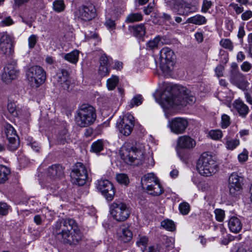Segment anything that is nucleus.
<instances>
[{
    "label": "nucleus",
    "instance_id": "nucleus-45",
    "mask_svg": "<svg viewBox=\"0 0 252 252\" xmlns=\"http://www.w3.org/2000/svg\"><path fill=\"white\" fill-rule=\"evenodd\" d=\"M160 38L159 36H157L154 38L153 39L150 40L147 43V47L150 49H154L155 48H157L159 42L160 41Z\"/></svg>",
    "mask_w": 252,
    "mask_h": 252
},
{
    "label": "nucleus",
    "instance_id": "nucleus-18",
    "mask_svg": "<svg viewBox=\"0 0 252 252\" xmlns=\"http://www.w3.org/2000/svg\"><path fill=\"white\" fill-rule=\"evenodd\" d=\"M13 51L11 37L7 34H2L0 40V53L6 56H9L12 54Z\"/></svg>",
    "mask_w": 252,
    "mask_h": 252
},
{
    "label": "nucleus",
    "instance_id": "nucleus-20",
    "mask_svg": "<svg viewBox=\"0 0 252 252\" xmlns=\"http://www.w3.org/2000/svg\"><path fill=\"white\" fill-rule=\"evenodd\" d=\"M118 239L122 242H129L132 238V233L128 227L125 225H121L117 231Z\"/></svg>",
    "mask_w": 252,
    "mask_h": 252
},
{
    "label": "nucleus",
    "instance_id": "nucleus-12",
    "mask_svg": "<svg viewBox=\"0 0 252 252\" xmlns=\"http://www.w3.org/2000/svg\"><path fill=\"white\" fill-rule=\"evenodd\" d=\"M243 178L237 173L233 172L228 178L229 193L233 196L239 195L242 191Z\"/></svg>",
    "mask_w": 252,
    "mask_h": 252
},
{
    "label": "nucleus",
    "instance_id": "nucleus-58",
    "mask_svg": "<svg viewBox=\"0 0 252 252\" xmlns=\"http://www.w3.org/2000/svg\"><path fill=\"white\" fill-rule=\"evenodd\" d=\"M63 82L62 83V84H60L61 85H62V87L64 90L69 91L70 90V81L68 80V78L65 79V78H64V77L63 78Z\"/></svg>",
    "mask_w": 252,
    "mask_h": 252
},
{
    "label": "nucleus",
    "instance_id": "nucleus-28",
    "mask_svg": "<svg viewBox=\"0 0 252 252\" xmlns=\"http://www.w3.org/2000/svg\"><path fill=\"white\" fill-rule=\"evenodd\" d=\"M130 31L137 37H143L146 33V28L143 24L132 26L130 27Z\"/></svg>",
    "mask_w": 252,
    "mask_h": 252
},
{
    "label": "nucleus",
    "instance_id": "nucleus-59",
    "mask_svg": "<svg viewBox=\"0 0 252 252\" xmlns=\"http://www.w3.org/2000/svg\"><path fill=\"white\" fill-rule=\"evenodd\" d=\"M105 26L107 28L110 30H113L115 29L116 24L114 20L111 19H107L105 22Z\"/></svg>",
    "mask_w": 252,
    "mask_h": 252
},
{
    "label": "nucleus",
    "instance_id": "nucleus-34",
    "mask_svg": "<svg viewBox=\"0 0 252 252\" xmlns=\"http://www.w3.org/2000/svg\"><path fill=\"white\" fill-rule=\"evenodd\" d=\"M220 45L224 49L230 51L233 50L234 46L232 41L228 38L221 39L220 42Z\"/></svg>",
    "mask_w": 252,
    "mask_h": 252
},
{
    "label": "nucleus",
    "instance_id": "nucleus-5",
    "mask_svg": "<svg viewBox=\"0 0 252 252\" xmlns=\"http://www.w3.org/2000/svg\"><path fill=\"white\" fill-rule=\"evenodd\" d=\"M96 117L95 109L90 105L84 104L77 111L75 119L78 126L87 127L94 123Z\"/></svg>",
    "mask_w": 252,
    "mask_h": 252
},
{
    "label": "nucleus",
    "instance_id": "nucleus-25",
    "mask_svg": "<svg viewBox=\"0 0 252 252\" xmlns=\"http://www.w3.org/2000/svg\"><path fill=\"white\" fill-rule=\"evenodd\" d=\"M147 192L153 196H159L164 191L159 181L152 184L149 188L146 189Z\"/></svg>",
    "mask_w": 252,
    "mask_h": 252
},
{
    "label": "nucleus",
    "instance_id": "nucleus-29",
    "mask_svg": "<svg viewBox=\"0 0 252 252\" xmlns=\"http://www.w3.org/2000/svg\"><path fill=\"white\" fill-rule=\"evenodd\" d=\"M79 55V51L74 50L69 53L65 54L63 58L71 63L76 64L78 61Z\"/></svg>",
    "mask_w": 252,
    "mask_h": 252
},
{
    "label": "nucleus",
    "instance_id": "nucleus-63",
    "mask_svg": "<svg viewBox=\"0 0 252 252\" xmlns=\"http://www.w3.org/2000/svg\"><path fill=\"white\" fill-rule=\"evenodd\" d=\"M245 35V32L243 27H240L237 34V36L239 38H242Z\"/></svg>",
    "mask_w": 252,
    "mask_h": 252
},
{
    "label": "nucleus",
    "instance_id": "nucleus-51",
    "mask_svg": "<svg viewBox=\"0 0 252 252\" xmlns=\"http://www.w3.org/2000/svg\"><path fill=\"white\" fill-rule=\"evenodd\" d=\"M148 242V238L145 236H140L138 240L137 241V244L139 247H143V249L145 248Z\"/></svg>",
    "mask_w": 252,
    "mask_h": 252
},
{
    "label": "nucleus",
    "instance_id": "nucleus-13",
    "mask_svg": "<svg viewBox=\"0 0 252 252\" xmlns=\"http://www.w3.org/2000/svg\"><path fill=\"white\" fill-rule=\"evenodd\" d=\"M134 126V117L130 114H127L117 124V128L121 134L126 136L131 134Z\"/></svg>",
    "mask_w": 252,
    "mask_h": 252
},
{
    "label": "nucleus",
    "instance_id": "nucleus-41",
    "mask_svg": "<svg viewBox=\"0 0 252 252\" xmlns=\"http://www.w3.org/2000/svg\"><path fill=\"white\" fill-rule=\"evenodd\" d=\"M116 180L119 183L124 184L125 185H127L129 183V180L127 176L123 173L117 174Z\"/></svg>",
    "mask_w": 252,
    "mask_h": 252
},
{
    "label": "nucleus",
    "instance_id": "nucleus-43",
    "mask_svg": "<svg viewBox=\"0 0 252 252\" xmlns=\"http://www.w3.org/2000/svg\"><path fill=\"white\" fill-rule=\"evenodd\" d=\"M221 127L222 128H227L230 124V117L226 114H223L221 117Z\"/></svg>",
    "mask_w": 252,
    "mask_h": 252
},
{
    "label": "nucleus",
    "instance_id": "nucleus-61",
    "mask_svg": "<svg viewBox=\"0 0 252 252\" xmlns=\"http://www.w3.org/2000/svg\"><path fill=\"white\" fill-rule=\"evenodd\" d=\"M100 65L108 66V59L106 55H102L100 58Z\"/></svg>",
    "mask_w": 252,
    "mask_h": 252
},
{
    "label": "nucleus",
    "instance_id": "nucleus-60",
    "mask_svg": "<svg viewBox=\"0 0 252 252\" xmlns=\"http://www.w3.org/2000/svg\"><path fill=\"white\" fill-rule=\"evenodd\" d=\"M230 6L233 8L237 14L241 13L244 10V8L242 6H239L237 4L231 3Z\"/></svg>",
    "mask_w": 252,
    "mask_h": 252
},
{
    "label": "nucleus",
    "instance_id": "nucleus-2",
    "mask_svg": "<svg viewBox=\"0 0 252 252\" xmlns=\"http://www.w3.org/2000/svg\"><path fill=\"white\" fill-rule=\"evenodd\" d=\"M54 232L62 242L70 245H77L82 239V233L73 219L59 220L55 224Z\"/></svg>",
    "mask_w": 252,
    "mask_h": 252
},
{
    "label": "nucleus",
    "instance_id": "nucleus-39",
    "mask_svg": "<svg viewBox=\"0 0 252 252\" xmlns=\"http://www.w3.org/2000/svg\"><path fill=\"white\" fill-rule=\"evenodd\" d=\"M209 135L212 139L217 140L222 138V132L220 129L211 130L209 132Z\"/></svg>",
    "mask_w": 252,
    "mask_h": 252
},
{
    "label": "nucleus",
    "instance_id": "nucleus-14",
    "mask_svg": "<svg viewBox=\"0 0 252 252\" xmlns=\"http://www.w3.org/2000/svg\"><path fill=\"white\" fill-rule=\"evenodd\" d=\"M189 124L187 119L177 117L172 119L169 122L168 126L172 132L176 134H180L185 132Z\"/></svg>",
    "mask_w": 252,
    "mask_h": 252
},
{
    "label": "nucleus",
    "instance_id": "nucleus-7",
    "mask_svg": "<svg viewBox=\"0 0 252 252\" xmlns=\"http://www.w3.org/2000/svg\"><path fill=\"white\" fill-rule=\"evenodd\" d=\"M26 76L31 85L36 88L42 84L46 78L45 71L38 65L30 67L27 71Z\"/></svg>",
    "mask_w": 252,
    "mask_h": 252
},
{
    "label": "nucleus",
    "instance_id": "nucleus-27",
    "mask_svg": "<svg viewBox=\"0 0 252 252\" xmlns=\"http://www.w3.org/2000/svg\"><path fill=\"white\" fill-rule=\"evenodd\" d=\"M223 140L225 148L228 150H233L240 144L239 139H233L230 136H226Z\"/></svg>",
    "mask_w": 252,
    "mask_h": 252
},
{
    "label": "nucleus",
    "instance_id": "nucleus-23",
    "mask_svg": "<svg viewBox=\"0 0 252 252\" xmlns=\"http://www.w3.org/2000/svg\"><path fill=\"white\" fill-rule=\"evenodd\" d=\"M158 177L153 173H150L145 174L141 180V185L145 189L149 188L152 184L159 182Z\"/></svg>",
    "mask_w": 252,
    "mask_h": 252
},
{
    "label": "nucleus",
    "instance_id": "nucleus-62",
    "mask_svg": "<svg viewBox=\"0 0 252 252\" xmlns=\"http://www.w3.org/2000/svg\"><path fill=\"white\" fill-rule=\"evenodd\" d=\"M223 67L220 65L216 67L215 72L218 77H221L223 75Z\"/></svg>",
    "mask_w": 252,
    "mask_h": 252
},
{
    "label": "nucleus",
    "instance_id": "nucleus-33",
    "mask_svg": "<svg viewBox=\"0 0 252 252\" xmlns=\"http://www.w3.org/2000/svg\"><path fill=\"white\" fill-rule=\"evenodd\" d=\"M143 100V98L141 94H136L133 96V97L130 101L128 107L130 108H132L135 106H137L141 105Z\"/></svg>",
    "mask_w": 252,
    "mask_h": 252
},
{
    "label": "nucleus",
    "instance_id": "nucleus-9",
    "mask_svg": "<svg viewBox=\"0 0 252 252\" xmlns=\"http://www.w3.org/2000/svg\"><path fill=\"white\" fill-rule=\"evenodd\" d=\"M72 182L79 186H83L88 179L87 170L81 162H77L70 173Z\"/></svg>",
    "mask_w": 252,
    "mask_h": 252
},
{
    "label": "nucleus",
    "instance_id": "nucleus-1",
    "mask_svg": "<svg viewBox=\"0 0 252 252\" xmlns=\"http://www.w3.org/2000/svg\"><path fill=\"white\" fill-rule=\"evenodd\" d=\"M156 101L165 109H168L175 105L186 106L187 103L192 104L195 101V97L192 93L185 88L166 89L159 96L156 98Z\"/></svg>",
    "mask_w": 252,
    "mask_h": 252
},
{
    "label": "nucleus",
    "instance_id": "nucleus-15",
    "mask_svg": "<svg viewBox=\"0 0 252 252\" xmlns=\"http://www.w3.org/2000/svg\"><path fill=\"white\" fill-rule=\"evenodd\" d=\"M5 133L8 140V149L10 151L16 150L19 146V141L15 129L10 125H7L5 127Z\"/></svg>",
    "mask_w": 252,
    "mask_h": 252
},
{
    "label": "nucleus",
    "instance_id": "nucleus-35",
    "mask_svg": "<svg viewBox=\"0 0 252 252\" xmlns=\"http://www.w3.org/2000/svg\"><path fill=\"white\" fill-rule=\"evenodd\" d=\"M161 226L168 231H173L175 229L174 222L170 220H165L161 221Z\"/></svg>",
    "mask_w": 252,
    "mask_h": 252
},
{
    "label": "nucleus",
    "instance_id": "nucleus-24",
    "mask_svg": "<svg viewBox=\"0 0 252 252\" xmlns=\"http://www.w3.org/2000/svg\"><path fill=\"white\" fill-rule=\"evenodd\" d=\"M228 226L229 230L235 233L239 232L242 228V224L240 220L236 217H232L230 218L228 222Z\"/></svg>",
    "mask_w": 252,
    "mask_h": 252
},
{
    "label": "nucleus",
    "instance_id": "nucleus-4",
    "mask_svg": "<svg viewBox=\"0 0 252 252\" xmlns=\"http://www.w3.org/2000/svg\"><path fill=\"white\" fill-rule=\"evenodd\" d=\"M218 164L215 158L207 152L202 154L197 162V169L202 176L209 177L218 171Z\"/></svg>",
    "mask_w": 252,
    "mask_h": 252
},
{
    "label": "nucleus",
    "instance_id": "nucleus-19",
    "mask_svg": "<svg viewBox=\"0 0 252 252\" xmlns=\"http://www.w3.org/2000/svg\"><path fill=\"white\" fill-rule=\"evenodd\" d=\"M195 140L187 135L179 137L177 140V146L181 149L191 150L196 146Z\"/></svg>",
    "mask_w": 252,
    "mask_h": 252
},
{
    "label": "nucleus",
    "instance_id": "nucleus-64",
    "mask_svg": "<svg viewBox=\"0 0 252 252\" xmlns=\"http://www.w3.org/2000/svg\"><path fill=\"white\" fill-rule=\"evenodd\" d=\"M245 97L247 101L251 105H252V97L250 94L247 91L245 92Z\"/></svg>",
    "mask_w": 252,
    "mask_h": 252
},
{
    "label": "nucleus",
    "instance_id": "nucleus-40",
    "mask_svg": "<svg viewBox=\"0 0 252 252\" xmlns=\"http://www.w3.org/2000/svg\"><path fill=\"white\" fill-rule=\"evenodd\" d=\"M179 209L182 215H186L189 214L190 211V205L188 203L183 202L179 205Z\"/></svg>",
    "mask_w": 252,
    "mask_h": 252
},
{
    "label": "nucleus",
    "instance_id": "nucleus-46",
    "mask_svg": "<svg viewBox=\"0 0 252 252\" xmlns=\"http://www.w3.org/2000/svg\"><path fill=\"white\" fill-rule=\"evenodd\" d=\"M217 220L221 222L223 220L225 217L224 211L220 209H217L214 211Z\"/></svg>",
    "mask_w": 252,
    "mask_h": 252
},
{
    "label": "nucleus",
    "instance_id": "nucleus-37",
    "mask_svg": "<svg viewBox=\"0 0 252 252\" xmlns=\"http://www.w3.org/2000/svg\"><path fill=\"white\" fill-rule=\"evenodd\" d=\"M119 82L118 77L112 76L111 78L108 79L107 81V86L109 90L114 89Z\"/></svg>",
    "mask_w": 252,
    "mask_h": 252
},
{
    "label": "nucleus",
    "instance_id": "nucleus-42",
    "mask_svg": "<svg viewBox=\"0 0 252 252\" xmlns=\"http://www.w3.org/2000/svg\"><path fill=\"white\" fill-rule=\"evenodd\" d=\"M107 187L111 188V183L107 180H100L98 181L97 189L100 191Z\"/></svg>",
    "mask_w": 252,
    "mask_h": 252
},
{
    "label": "nucleus",
    "instance_id": "nucleus-10",
    "mask_svg": "<svg viewBox=\"0 0 252 252\" xmlns=\"http://www.w3.org/2000/svg\"><path fill=\"white\" fill-rule=\"evenodd\" d=\"M96 9L94 4L89 3L80 6L75 12L76 16L83 22L93 20L96 16Z\"/></svg>",
    "mask_w": 252,
    "mask_h": 252
},
{
    "label": "nucleus",
    "instance_id": "nucleus-52",
    "mask_svg": "<svg viewBox=\"0 0 252 252\" xmlns=\"http://www.w3.org/2000/svg\"><path fill=\"white\" fill-rule=\"evenodd\" d=\"M248 151L247 150L244 149L243 152L238 155L239 161L241 162L246 161L248 158Z\"/></svg>",
    "mask_w": 252,
    "mask_h": 252
},
{
    "label": "nucleus",
    "instance_id": "nucleus-26",
    "mask_svg": "<svg viewBox=\"0 0 252 252\" xmlns=\"http://www.w3.org/2000/svg\"><path fill=\"white\" fill-rule=\"evenodd\" d=\"M207 20L205 17L200 14H196L190 17L187 20V23L196 25H204L207 23Z\"/></svg>",
    "mask_w": 252,
    "mask_h": 252
},
{
    "label": "nucleus",
    "instance_id": "nucleus-30",
    "mask_svg": "<svg viewBox=\"0 0 252 252\" xmlns=\"http://www.w3.org/2000/svg\"><path fill=\"white\" fill-rule=\"evenodd\" d=\"M11 171L9 168L0 165V184H4L9 178Z\"/></svg>",
    "mask_w": 252,
    "mask_h": 252
},
{
    "label": "nucleus",
    "instance_id": "nucleus-17",
    "mask_svg": "<svg viewBox=\"0 0 252 252\" xmlns=\"http://www.w3.org/2000/svg\"><path fill=\"white\" fill-rule=\"evenodd\" d=\"M18 74L19 71L16 65L14 63H8L4 68L1 79L3 82L8 84L13 80L16 79Z\"/></svg>",
    "mask_w": 252,
    "mask_h": 252
},
{
    "label": "nucleus",
    "instance_id": "nucleus-55",
    "mask_svg": "<svg viewBox=\"0 0 252 252\" xmlns=\"http://www.w3.org/2000/svg\"><path fill=\"white\" fill-rule=\"evenodd\" d=\"M9 207L5 203H0V215H6L8 212Z\"/></svg>",
    "mask_w": 252,
    "mask_h": 252
},
{
    "label": "nucleus",
    "instance_id": "nucleus-47",
    "mask_svg": "<svg viewBox=\"0 0 252 252\" xmlns=\"http://www.w3.org/2000/svg\"><path fill=\"white\" fill-rule=\"evenodd\" d=\"M212 4V2L210 0H203L201 7V12L202 13H206L211 7Z\"/></svg>",
    "mask_w": 252,
    "mask_h": 252
},
{
    "label": "nucleus",
    "instance_id": "nucleus-48",
    "mask_svg": "<svg viewBox=\"0 0 252 252\" xmlns=\"http://www.w3.org/2000/svg\"><path fill=\"white\" fill-rule=\"evenodd\" d=\"M7 109L9 112L13 116L17 117L18 113L14 103L10 102L7 104Z\"/></svg>",
    "mask_w": 252,
    "mask_h": 252
},
{
    "label": "nucleus",
    "instance_id": "nucleus-38",
    "mask_svg": "<svg viewBox=\"0 0 252 252\" xmlns=\"http://www.w3.org/2000/svg\"><path fill=\"white\" fill-rule=\"evenodd\" d=\"M103 147V144L102 140H98L94 142L92 146L91 149L94 153H98L102 150Z\"/></svg>",
    "mask_w": 252,
    "mask_h": 252
},
{
    "label": "nucleus",
    "instance_id": "nucleus-3",
    "mask_svg": "<svg viewBox=\"0 0 252 252\" xmlns=\"http://www.w3.org/2000/svg\"><path fill=\"white\" fill-rule=\"evenodd\" d=\"M145 151L142 144H136L129 148H124L120 156L127 164L138 165L142 164L145 160Z\"/></svg>",
    "mask_w": 252,
    "mask_h": 252
},
{
    "label": "nucleus",
    "instance_id": "nucleus-11",
    "mask_svg": "<svg viewBox=\"0 0 252 252\" xmlns=\"http://www.w3.org/2000/svg\"><path fill=\"white\" fill-rule=\"evenodd\" d=\"M173 52L169 48H163L160 51V67L163 72L169 73L173 65Z\"/></svg>",
    "mask_w": 252,
    "mask_h": 252
},
{
    "label": "nucleus",
    "instance_id": "nucleus-49",
    "mask_svg": "<svg viewBox=\"0 0 252 252\" xmlns=\"http://www.w3.org/2000/svg\"><path fill=\"white\" fill-rule=\"evenodd\" d=\"M65 78V79L68 78V73L67 71L64 69H62L61 71V73H59L57 74V81L60 84H62L63 82V78Z\"/></svg>",
    "mask_w": 252,
    "mask_h": 252
},
{
    "label": "nucleus",
    "instance_id": "nucleus-8",
    "mask_svg": "<svg viewBox=\"0 0 252 252\" xmlns=\"http://www.w3.org/2000/svg\"><path fill=\"white\" fill-rule=\"evenodd\" d=\"M169 5L179 14L188 15L197 11V6L187 0H172Z\"/></svg>",
    "mask_w": 252,
    "mask_h": 252
},
{
    "label": "nucleus",
    "instance_id": "nucleus-54",
    "mask_svg": "<svg viewBox=\"0 0 252 252\" xmlns=\"http://www.w3.org/2000/svg\"><path fill=\"white\" fill-rule=\"evenodd\" d=\"M143 252H159L160 250L159 247L158 245H154L149 247L148 248H144L143 249L141 248Z\"/></svg>",
    "mask_w": 252,
    "mask_h": 252
},
{
    "label": "nucleus",
    "instance_id": "nucleus-6",
    "mask_svg": "<svg viewBox=\"0 0 252 252\" xmlns=\"http://www.w3.org/2000/svg\"><path fill=\"white\" fill-rule=\"evenodd\" d=\"M110 213L113 219L116 221L123 222L129 218L131 209L124 202L115 201L110 206Z\"/></svg>",
    "mask_w": 252,
    "mask_h": 252
},
{
    "label": "nucleus",
    "instance_id": "nucleus-22",
    "mask_svg": "<svg viewBox=\"0 0 252 252\" xmlns=\"http://www.w3.org/2000/svg\"><path fill=\"white\" fill-rule=\"evenodd\" d=\"M63 168L59 164H54L50 166L47 171V175L53 180L61 178L63 176Z\"/></svg>",
    "mask_w": 252,
    "mask_h": 252
},
{
    "label": "nucleus",
    "instance_id": "nucleus-32",
    "mask_svg": "<svg viewBox=\"0 0 252 252\" xmlns=\"http://www.w3.org/2000/svg\"><path fill=\"white\" fill-rule=\"evenodd\" d=\"M142 19L143 16L140 13H130L127 15L125 21L130 23L140 21Z\"/></svg>",
    "mask_w": 252,
    "mask_h": 252
},
{
    "label": "nucleus",
    "instance_id": "nucleus-53",
    "mask_svg": "<svg viewBox=\"0 0 252 252\" xmlns=\"http://www.w3.org/2000/svg\"><path fill=\"white\" fill-rule=\"evenodd\" d=\"M240 67L243 71L247 72L252 68V64L250 62L245 61L242 63Z\"/></svg>",
    "mask_w": 252,
    "mask_h": 252
},
{
    "label": "nucleus",
    "instance_id": "nucleus-16",
    "mask_svg": "<svg viewBox=\"0 0 252 252\" xmlns=\"http://www.w3.org/2000/svg\"><path fill=\"white\" fill-rule=\"evenodd\" d=\"M230 81L232 84L243 91L246 90L250 84L246 76L236 70L231 71Z\"/></svg>",
    "mask_w": 252,
    "mask_h": 252
},
{
    "label": "nucleus",
    "instance_id": "nucleus-36",
    "mask_svg": "<svg viewBox=\"0 0 252 252\" xmlns=\"http://www.w3.org/2000/svg\"><path fill=\"white\" fill-rule=\"evenodd\" d=\"M53 8L57 12H61L64 10L65 4L63 0H56L53 3Z\"/></svg>",
    "mask_w": 252,
    "mask_h": 252
},
{
    "label": "nucleus",
    "instance_id": "nucleus-31",
    "mask_svg": "<svg viewBox=\"0 0 252 252\" xmlns=\"http://www.w3.org/2000/svg\"><path fill=\"white\" fill-rule=\"evenodd\" d=\"M105 199L109 201H112L115 194V190L113 185L111 183V188L107 187L100 191Z\"/></svg>",
    "mask_w": 252,
    "mask_h": 252
},
{
    "label": "nucleus",
    "instance_id": "nucleus-50",
    "mask_svg": "<svg viewBox=\"0 0 252 252\" xmlns=\"http://www.w3.org/2000/svg\"><path fill=\"white\" fill-rule=\"evenodd\" d=\"M108 66L105 65H100L98 69V73L101 76H105L109 74Z\"/></svg>",
    "mask_w": 252,
    "mask_h": 252
},
{
    "label": "nucleus",
    "instance_id": "nucleus-57",
    "mask_svg": "<svg viewBox=\"0 0 252 252\" xmlns=\"http://www.w3.org/2000/svg\"><path fill=\"white\" fill-rule=\"evenodd\" d=\"M252 17V11L251 10H247L243 12L241 15V19L243 21H247Z\"/></svg>",
    "mask_w": 252,
    "mask_h": 252
},
{
    "label": "nucleus",
    "instance_id": "nucleus-21",
    "mask_svg": "<svg viewBox=\"0 0 252 252\" xmlns=\"http://www.w3.org/2000/svg\"><path fill=\"white\" fill-rule=\"evenodd\" d=\"M233 108L243 118L246 117L250 110L249 107L241 99H236L232 104Z\"/></svg>",
    "mask_w": 252,
    "mask_h": 252
},
{
    "label": "nucleus",
    "instance_id": "nucleus-56",
    "mask_svg": "<svg viewBox=\"0 0 252 252\" xmlns=\"http://www.w3.org/2000/svg\"><path fill=\"white\" fill-rule=\"evenodd\" d=\"M30 0H14L13 8H18L21 6L28 3Z\"/></svg>",
    "mask_w": 252,
    "mask_h": 252
},
{
    "label": "nucleus",
    "instance_id": "nucleus-44",
    "mask_svg": "<svg viewBox=\"0 0 252 252\" xmlns=\"http://www.w3.org/2000/svg\"><path fill=\"white\" fill-rule=\"evenodd\" d=\"M38 38V36L36 34H32L29 37L28 41L29 49H33L35 47Z\"/></svg>",
    "mask_w": 252,
    "mask_h": 252
}]
</instances>
